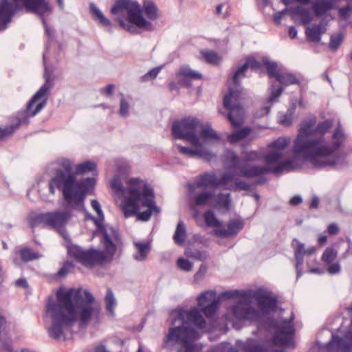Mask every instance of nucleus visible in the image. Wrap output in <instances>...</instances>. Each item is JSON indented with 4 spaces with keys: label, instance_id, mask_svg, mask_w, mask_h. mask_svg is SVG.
<instances>
[{
    "label": "nucleus",
    "instance_id": "1",
    "mask_svg": "<svg viewBox=\"0 0 352 352\" xmlns=\"http://www.w3.org/2000/svg\"><path fill=\"white\" fill-rule=\"evenodd\" d=\"M188 207L192 217L197 220L201 216V209L205 206L212 208L224 214L230 210V193L217 192L218 190H242V176L238 171L224 169L218 175L216 172L200 174L194 182L187 184Z\"/></svg>",
    "mask_w": 352,
    "mask_h": 352
},
{
    "label": "nucleus",
    "instance_id": "2",
    "mask_svg": "<svg viewBox=\"0 0 352 352\" xmlns=\"http://www.w3.org/2000/svg\"><path fill=\"white\" fill-rule=\"evenodd\" d=\"M82 289L60 287L56 293V301L50 298L47 303V311L50 314L52 324L48 329L49 336L59 340L64 336V329H71L78 322L80 326H87L94 314L99 313V309L93 306L95 298L88 290ZM65 338H64L65 339Z\"/></svg>",
    "mask_w": 352,
    "mask_h": 352
},
{
    "label": "nucleus",
    "instance_id": "3",
    "mask_svg": "<svg viewBox=\"0 0 352 352\" xmlns=\"http://www.w3.org/2000/svg\"><path fill=\"white\" fill-rule=\"evenodd\" d=\"M129 170L130 166L126 162L116 164V173L109 181V186L113 196L120 199V208L125 218L135 217L140 221L147 222L161 211L156 203L154 188L139 177L127 178L124 186L122 176L127 175Z\"/></svg>",
    "mask_w": 352,
    "mask_h": 352
},
{
    "label": "nucleus",
    "instance_id": "4",
    "mask_svg": "<svg viewBox=\"0 0 352 352\" xmlns=\"http://www.w3.org/2000/svg\"><path fill=\"white\" fill-rule=\"evenodd\" d=\"M278 305V297L271 291L263 287L256 290L243 289V321L256 322L260 330L268 332L274 330L272 342L275 346H280L289 343L295 330L291 324L294 320L293 316L281 322L274 317L268 316L277 311Z\"/></svg>",
    "mask_w": 352,
    "mask_h": 352
},
{
    "label": "nucleus",
    "instance_id": "5",
    "mask_svg": "<svg viewBox=\"0 0 352 352\" xmlns=\"http://www.w3.org/2000/svg\"><path fill=\"white\" fill-rule=\"evenodd\" d=\"M56 162L59 166L54 169L48 181L50 195H54L58 190L61 195L81 200L95 194L98 175L96 162L85 160L74 164L69 158L61 157Z\"/></svg>",
    "mask_w": 352,
    "mask_h": 352
},
{
    "label": "nucleus",
    "instance_id": "6",
    "mask_svg": "<svg viewBox=\"0 0 352 352\" xmlns=\"http://www.w3.org/2000/svg\"><path fill=\"white\" fill-rule=\"evenodd\" d=\"M242 78V59L228 76L226 85L227 91L223 96V107L226 111L219 110L224 116L232 130L228 134L227 141L232 145H239L242 148V87H240Z\"/></svg>",
    "mask_w": 352,
    "mask_h": 352
},
{
    "label": "nucleus",
    "instance_id": "7",
    "mask_svg": "<svg viewBox=\"0 0 352 352\" xmlns=\"http://www.w3.org/2000/svg\"><path fill=\"white\" fill-rule=\"evenodd\" d=\"M87 196L84 199L78 200L69 198L65 194L61 195L60 208L52 211L40 212L31 217L29 224L31 228H34L40 222H45L47 226L64 229L70 219L74 217V210L82 211L85 213V219L90 220L94 223L95 216L89 212L85 206Z\"/></svg>",
    "mask_w": 352,
    "mask_h": 352
},
{
    "label": "nucleus",
    "instance_id": "8",
    "mask_svg": "<svg viewBox=\"0 0 352 352\" xmlns=\"http://www.w3.org/2000/svg\"><path fill=\"white\" fill-rule=\"evenodd\" d=\"M258 75L259 77L267 76L272 81L278 82L284 89L296 85L302 87V82L296 74L289 72H283L282 65L267 56H259L258 52H254L243 56V78L248 70Z\"/></svg>",
    "mask_w": 352,
    "mask_h": 352
},
{
    "label": "nucleus",
    "instance_id": "9",
    "mask_svg": "<svg viewBox=\"0 0 352 352\" xmlns=\"http://www.w3.org/2000/svg\"><path fill=\"white\" fill-rule=\"evenodd\" d=\"M333 125V118H328L316 123L314 135L302 137L295 143L294 156L291 161L297 167L310 163L314 168L313 158H320L324 142H327L325 135L331 131Z\"/></svg>",
    "mask_w": 352,
    "mask_h": 352
},
{
    "label": "nucleus",
    "instance_id": "10",
    "mask_svg": "<svg viewBox=\"0 0 352 352\" xmlns=\"http://www.w3.org/2000/svg\"><path fill=\"white\" fill-rule=\"evenodd\" d=\"M347 135L344 131H333L331 141L324 142L319 159L313 158L314 168H335L338 166H347L346 154L342 151Z\"/></svg>",
    "mask_w": 352,
    "mask_h": 352
},
{
    "label": "nucleus",
    "instance_id": "11",
    "mask_svg": "<svg viewBox=\"0 0 352 352\" xmlns=\"http://www.w3.org/2000/svg\"><path fill=\"white\" fill-rule=\"evenodd\" d=\"M10 3L19 9V12L24 10L26 13L34 14L40 18L47 36L44 52H48L52 43L56 41V32L49 26L47 20L54 12L50 0H10Z\"/></svg>",
    "mask_w": 352,
    "mask_h": 352
},
{
    "label": "nucleus",
    "instance_id": "12",
    "mask_svg": "<svg viewBox=\"0 0 352 352\" xmlns=\"http://www.w3.org/2000/svg\"><path fill=\"white\" fill-rule=\"evenodd\" d=\"M197 333V331L190 325L182 324L180 326L170 327L168 334L164 337L163 341L164 348H168L173 346L170 343H182V348L179 352H197L196 345L190 338ZM238 349L232 346L221 344L217 345L212 352H238Z\"/></svg>",
    "mask_w": 352,
    "mask_h": 352
},
{
    "label": "nucleus",
    "instance_id": "13",
    "mask_svg": "<svg viewBox=\"0 0 352 352\" xmlns=\"http://www.w3.org/2000/svg\"><path fill=\"white\" fill-rule=\"evenodd\" d=\"M116 252L107 250H100L94 246L84 248L80 245H71L67 251L66 259L60 264H108L113 258Z\"/></svg>",
    "mask_w": 352,
    "mask_h": 352
},
{
    "label": "nucleus",
    "instance_id": "14",
    "mask_svg": "<svg viewBox=\"0 0 352 352\" xmlns=\"http://www.w3.org/2000/svg\"><path fill=\"white\" fill-rule=\"evenodd\" d=\"M210 124H204L199 118L193 116H185L174 119L170 125V135L173 140H182L192 142L200 135L205 134Z\"/></svg>",
    "mask_w": 352,
    "mask_h": 352
},
{
    "label": "nucleus",
    "instance_id": "15",
    "mask_svg": "<svg viewBox=\"0 0 352 352\" xmlns=\"http://www.w3.org/2000/svg\"><path fill=\"white\" fill-rule=\"evenodd\" d=\"M290 158L287 162L289 165L279 164L274 160L261 161L263 164H251L249 167L243 166V177H249L252 179V184L263 186L268 182L267 175H273L279 177L284 172H289L302 167H297Z\"/></svg>",
    "mask_w": 352,
    "mask_h": 352
},
{
    "label": "nucleus",
    "instance_id": "16",
    "mask_svg": "<svg viewBox=\"0 0 352 352\" xmlns=\"http://www.w3.org/2000/svg\"><path fill=\"white\" fill-rule=\"evenodd\" d=\"M43 59L44 83L25 104L28 109L32 110L36 114L40 113L46 107L56 79V76L54 74V67L53 65H47L45 52L43 54Z\"/></svg>",
    "mask_w": 352,
    "mask_h": 352
},
{
    "label": "nucleus",
    "instance_id": "17",
    "mask_svg": "<svg viewBox=\"0 0 352 352\" xmlns=\"http://www.w3.org/2000/svg\"><path fill=\"white\" fill-rule=\"evenodd\" d=\"M94 225L96 229L91 232V239L99 236L103 248L108 251L116 252L118 245L122 244V238L118 228L104 222V212H98Z\"/></svg>",
    "mask_w": 352,
    "mask_h": 352
},
{
    "label": "nucleus",
    "instance_id": "18",
    "mask_svg": "<svg viewBox=\"0 0 352 352\" xmlns=\"http://www.w3.org/2000/svg\"><path fill=\"white\" fill-rule=\"evenodd\" d=\"M129 0H115L110 8V13L115 16L119 26L131 34H137L138 19L139 13L130 10L127 3Z\"/></svg>",
    "mask_w": 352,
    "mask_h": 352
},
{
    "label": "nucleus",
    "instance_id": "19",
    "mask_svg": "<svg viewBox=\"0 0 352 352\" xmlns=\"http://www.w3.org/2000/svg\"><path fill=\"white\" fill-rule=\"evenodd\" d=\"M214 210L212 208H209L204 214H201L199 219L204 217L206 226L213 228L212 233L217 238L224 239L235 236L242 229L241 217L239 216L236 219L235 227L232 224H228L226 226L222 220L217 219Z\"/></svg>",
    "mask_w": 352,
    "mask_h": 352
},
{
    "label": "nucleus",
    "instance_id": "20",
    "mask_svg": "<svg viewBox=\"0 0 352 352\" xmlns=\"http://www.w3.org/2000/svg\"><path fill=\"white\" fill-rule=\"evenodd\" d=\"M205 134L200 135L199 138L192 142L197 143V153L196 157L202 159L206 162H210L211 160L216 158V154L211 150L208 148L206 145L210 144H215L222 141V135L218 133L216 130L212 129V126L206 130Z\"/></svg>",
    "mask_w": 352,
    "mask_h": 352
},
{
    "label": "nucleus",
    "instance_id": "21",
    "mask_svg": "<svg viewBox=\"0 0 352 352\" xmlns=\"http://www.w3.org/2000/svg\"><path fill=\"white\" fill-rule=\"evenodd\" d=\"M179 80L177 82L170 81L168 87L170 91H179L180 86L189 89L192 87V80H201L204 75L199 71L192 69L189 65H182L176 72Z\"/></svg>",
    "mask_w": 352,
    "mask_h": 352
},
{
    "label": "nucleus",
    "instance_id": "22",
    "mask_svg": "<svg viewBox=\"0 0 352 352\" xmlns=\"http://www.w3.org/2000/svg\"><path fill=\"white\" fill-rule=\"evenodd\" d=\"M36 115L32 110L28 109L25 105L24 109H20L16 113L14 116L12 117V122L10 124L5 126H0V142H3L11 136L20 126L28 125L30 124V118Z\"/></svg>",
    "mask_w": 352,
    "mask_h": 352
},
{
    "label": "nucleus",
    "instance_id": "23",
    "mask_svg": "<svg viewBox=\"0 0 352 352\" xmlns=\"http://www.w3.org/2000/svg\"><path fill=\"white\" fill-rule=\"evenodd\" d=\"M197 305L205 317H213L219 307L217 292L211 289L202 292L197 298Z\"/></svg>",
    "mask_w": 352,
    "mask_h": 352
},
{
    "label": "nucleus",
    "instance_id": "24",
    "mask_svg": "<svg viewBox=\"0 0 352 352\" xmlns=\"http://www.w3.org/2000/svg\"><path fill=\"white\" fill-rule=\"evenodd\" d=\"M126 5L134 12L142 14L152 21L160 16V10L153 0H143L142 5L136 0H129Z\"/></svg>",
    "mask_w": 352,
    "mask_h": 352
},
{
    "label": "nucleus",
    "instance_id": "25",
    "mask_svg": "<svg viewBox=\"0 0 352 352\" xmlns=\"http://www.w3.org/2000/svg\"><path fill=\"white\" fill-rule=\"evenodd\" d=\"M298 140L294 142V149L292 153V156L289 157L287 159H284L283 157L285 153L283 151L286 149L289 144V139L285 137H280L271 142L268 145L267 152L272 153V157L270 160H274L276 163L279 164H286L289 165V163L287 161L294 156V151H295V143Z\"/></svg>",
    "mask_w": 352,
    "mask_h": 352
},
{
    "label": "nucleus",
    "instance_id": "26",
    "mask_svg": "<svg viewBox=\"0 0 352 352\" xmlns=\"http://www.w3.org/2000/svg\"><path fill=\"white\" fill-rule=\"evenodd\" d=\"M324 15L329 14L332 10H338L340 21H348L352 14V0H324Z\"/></svg>",
    "mask_w": 352,
    "mask_h": 352
},
{
    "label": "nucleus",
    "instance_id": "27",
    "mask_svg": "<svg viewBox=\"0 0 352 352\" xmlns=\"http://www.w3.org/2000/svg\"><path fill=\"white\" fill-rule=\"evenodd\" d=\"M305 4H309L311 7L310 14L311 16H316L320 19V26H324L327 28L330 20H334L336 16L331 14L324 15L323 13L324 8V0H300Z\"/></svg>",
    "mask_w": 352,
    "mask_h": 352
},
{
    "label": "nucleus",
    "instance_id": "28",
    "mask_svg": "<svg viewBox=\"0 0 352 352\" xmlns=\"http://www.w3.org/2000/svg\"><path fill=\"white\" fill-rule=\"evenodd\" d=\"M19 9L10 3V0H0V32L6 30L12 21Z\"/></svg>",
    "mask_w": 352,
    "mask_h": 352
},
{
    "label": "nucleus",
    "instance_id": "29",
    "mask_svg": "<svg viewBox=\"0 0 352 352\" xmlns=\"http://www.w3.org/2000/svg\"><path fill=\"white\" fill-rule=\"evenodd\" d=\"M222 163L224 169H230L238 171V174L242 175V152L239 156L232 148H226L222 155Z\"/></svg>",
    "mask_w": 352,
    "mask_h": 352
},
{
    "label": "nucleus",
    "instance_id": "30",
    "mask_svg": "<svg viewBox=\"0 0 352 352\" xmlns=\"http://www.w3.org/2000/svg\"><path fill=\"white\" fill-rule=\"evenodd\" d=\"M343 241L344 240L342 239L341 242L336 241L324 250L321 256L322 264H340L342 261L340 260V258L338 261H335L338 257V252L342 245Z\"/></svg>",
    "mask_w": 352,
    "mask_h": 352
},
{
    "label": "nucleus",
    "instance_id": "31",
    "mask_svg": "<svg viewBox=\"0 0 352 352\" xmlns=\"http://www.w3.org/2000/svg\"><path fill=\"white\" fill-rule=\"evenodd\" d=\"M327 31V28L320 26L318 23H312L305 28L306 39L309 43L319 44L321 43L322 35Z\"/></svg>",
    "mask_w": 352,
    "mask_h": 352
},
{
    "label": "nucleus",
    "instance_id": "32",
    "mask_svg": "<svg viewBox=\"0 0 352 352\" xmlns=\"http://www.w3.org/2000/svg\"><path fill=\"white\" fill-rule=\"evenodd\" d=\"M89 13L92 19L96 21L100 26L111 28L113 25L111 21L108 19L101 10L94 3L89 4Z\"/></svg>",
    "mask_w": 352,
    "mask_h": 352
},
{
    "label": "nucleus",
    "instance_id": "33",
    "mask_svg": "<svg viewBox=\"0 0 352 352\" xmlns=\"http://www.w3.org/2000/svg\"><path fill=\"white\" fill-rule=\"evenodd\" d=\"M272 157V153L267 152V151L261 150V151H246L243 149V166H246L245 164L248 162H252L254 161H268Z\"/></svg>",
    "mask_w": 352,
    "mask_h": 352
},
{
    "label": "nucleus",
    "instance_id": "34",
    "mask_svg": "<svg viewBox=\"0 0 352 352\" xmlns=\"http://www.w3.org/2000/svg\"><path fill=\"white\" fill-rule=\"evenodd\" d=\"M317 118L314 115H311L307 118L302 120L300 124L299 133L302 134V137H310L314 135V129L316 126Z\"/></svg>",
    "mask_w": 352,
    "mask_h": 352
},
{
    "label": "nucleus",
    "instance_id": "35",
    "mask_svg": "<svg viewBox=\"0 0 352 352\" xmlns=\"http://www.w3.org/2000/svg\"><path fill=\"white\" fill-rule=\"evenodd\" d=\"M18 254L24 263L39 259L43 255L30 246H24L18 250Z\"/></svg>",
    "mask_w": 352,
    "mask_h": 352
},
{
    "label": "nucleus",
    "instance_id": "36",
    "mask_svg": "<svg viewBox=\"0 0 352 352\" xmlns=\"http://www.w3.org/2000/svg\"><path fill=\"white\" fill-rule=\"evenodd\" d=\"M136 248V252L134 254V258L138 261H144L148 256L151 249V243L148 241H140L134 243Z\"/></svg>",
    "mask_w": 352,
    "mask_h": 352
},
{
    "label": "nucleus",
    "instance_id": "37",
    "mask_svg": "<svg viewBox=\"0 0 352 352\" xmlns=\"http://www.w3.org/2000/svg\"><path fill=\"white\" fill-rule=\"evenodd\" d=\"M291 246L294 250L295 264H304V257L306 252L305 244L297 238H294Z\"/></svg>",
    "mask_w": 352,
    "mask_h": 352
},
{
    "label": "nucleus",
    "instance_id": "38",
    "mask_svg": "<svg viewBox=\"0 0 352 352\" xmlns=\"http://www.w3.org/2000/svg\"><path fill=\"white\" fill-rule=\"evenodd\" d=\"M246 116V109L243 104V149H247L250 142L258 137V133L253 126L244 124Z\"/></svg>",
    "mask_w": 352,
    "mask_h": 352
},
{
    "label": "nucleus",
    "instance_id": "39",
    "mask_svg": "<svg viewBox=\"0 0 352 352\" xmlns=\"http://www.w3.org/2000/svg\"><path fill=\"white\" fill-rule=\"evenodd\" d=\"M202 58L209 65L219 66L222 61V56L215 50H202L200 52Z\"/></svg>",
    "mask_w": 352,
    "mask_h": 352
},
{
    "label": "nucleus",
    "instance_id": "40",
    "mask_svg": "<svg viewBox=\"0 0 352 352\" xmlns=\"http://www.w3.org/2000/svg\"><path fill=\"white\" fill-rule=\"evenodd\" d=\"M173 238L176 244L179 245H184L185 244L187 232L186 225L182 220L178 221Z\"/></svg>",
    "mask_w": 352,
    "mask_h": 352
},
{
    "label": "nucleus",
    "instance_id": "41",
    "mask_svg": "<svg viewBox=\"0 0 352 352\" xmlns=\"http://www.w3.org/2000/svg\"><path fill=\"white\" fill-rule=\"evenodd\" d=\"M272 82V83L270 87V92L268 95L267 100L268 103L273 104L283 94L285 89L280 84H276V81Z\"/></svg>",
    "mask_w": 352,
    "mask_h": 352
},
{
    "label": "nucleus",
    "instance_id": "42",
    "mask_svg": "<svg viewBox=\"0 0 352 352\" xmlns=\"http://www.w3.org/2000/svg\"><path fill=\"white\" fill-rule=\"evenodd\" d=\"M137 29L138 32L137 34H141L142 32H153L155 30V25L152 21L148 20L144 15L140 14L138 19Z\"/></svg>",
    "mask_w": 352,
    "mask_h": 352
},
{
    "label": "nucleus",
    "instance_id": "43",
    "mask_svg": "<svg viewBox=\"0 0 352 352\" xmlns=\"http://www.w3.org/2000/svg\"><path fill=\"white\" fill-rule=\"evenodd\" d=\"M240 298H242V289L227 290L221 292L217 296L219 305H220L221 302L228 300H238Z\"/></svg>",
    "mask_w": 352,
    "mask_h": 352
},
{
    "label": "nucleus",
    "instance_id": "44",
    "mask_svg": "<svg viewBox=\"0 0 352 352\" xmlns=\"http://www.w3.org/2000/svg\"><path fill=\"white\" fill-rule=\"evenodd\" d=\"M344 39V34L342 32H339L336 34H333L330 36V41L329 43V48L332 52L337 51Z\"/></svg>",
    "mask_w": 352,
    "mask_h": 352
},
{
    "label": "nucleus",
    "instance_id": "45",
    "mask_svg": "<svg viewBox=\"0 0 352 352\" xmlns=\"http://www.w3.org/2000/svg\"><path fill=\"white\" fill-rule=\"evenodd\" d=\"M201 311L195 309L190 310L189 320L193 321L195 326L197 327L202 329L206 327V321L201 314Z\"/></svg>",
    "mask_w": 352,
    "mask_h": 352
},
{
    "label": "nucleus",
    "instance_id": "46",
    "mask_svg": "<svg viewBox=\"0 0 352 352\" xmlns=\"http://www.w3.org/2000/svg\"><path fill=\"white\" fill-rule=\"evenodd\" d=\"M228 312L231 314L238 321L242 322V298L237 300L236 302L230 305Z\"/></svg>",
    "mask_w": 352,
    "mask_h": 352
},
{
    "label": "nucleus",
    "instance_id": "47",
    "mask_svg": "<svg viewBox=\"0 0 352 352\" xmlns=\"http://www.w3.org/2000/svg\"><path fill=\"white\" fill-rule=\"evenodd\" d=\"M192 146H183L182 144H177V148L179 153L186 155L189 157H196L197 153V143L190 142Z\"/></svg>",
    "mask_w": 352,
    "mask_h": 352
},
{
    "label": "nucleus",
    "instance_id": "48",
    "mask_svg": "<svg viewBox=\"0 0 352 352\" xmlns=\"http://www.w3.org/2000/svg\"><path fill=\"white\" fill-rule=\"evenodd\" d=\"M104 302H105V308L106 310L113 314L114 313V307L116 305V299L113 296V293L111 288H107L105 298H104Z\"/></svg>",
    "mask_w": 352,
    "mask_h": 352
},
{
    "label": "nucleus",
    "instance_id": "49",
    "mask_svg": "<svg viewBox=\"0 0 352 352\" xmlns=\"http://www.w3.org/2000/svg\"><path fill=\"white\" fill-rule=\"evenodd\" d=\"M163 67L164 65H160L151 68L146 74H144L140 77V80L142 82H148L150 80H155L157 77L158 74H160Z\"/></svg>",
    "mask_w": 352,
    "mask_h": 352
},
{
    "label": "nucleus",
    "instance_id": "50",
    "mask_svg": "<svg viewBox=\"0 0 352 352\" xmlns=\"http://www.w3.org/2000/svg\"><path fill=\"white\" fill-rule=\"evenodd\" d=\"M39 224H43V228H49L54 229V230H56L57 232H58L61 234V236H63V238L64 239V240L65 241V247L67 248V251L68 250L69 246H70L71 245H76V243H72L71 237L67 234L66 230H65V227H64V229H60V228L59 229V228L52 227L51 226H47L45 223V222H40Z\"/></svg>",
    "mask_w": 352,
    "mask_h": 352
},
{
    "label": "nucleus",
    "instance_id": "51",
    "mask_svg": "<svg viewBox=\"0 0 352 352\" xmlns=\"http://www.w3.org/2000/svg\"><path fill=\"white\" fill-rule=\"evenodd\" d=\"M120 96H121V98L120 100V109L118 113L121 117L126 118L129 115V102L125 100L122 93H120Z\"/></svg>",
    "mask_w": 352,
    "mask_h": 352
},
{
    "label": "nucleus",
    "instance_id": "52",
    "mask_svg": "<svg viewBox=\"0 0 352 352\" xmlns=\"http://www.w3.org/2000/svg\"><path fill=\"white\" fill-rule=\"evenodd\" d=\"M190 311L185 310L182 308L177 309L175 310V316H174L173 322L178 320L184 322L185 319L187 318L189 320L190 316Z\"/></svg>",
    "mask_w": 352,
    "mask_h": 352
},
{
    "label": "nucleus",
    "instance_id": "53",
    "mask_svg": "<svg viewBox=\"0 0 352 352\" xmlns=\"http://www.w3.org/2000/svg\"><path fill=\"white\" fill-rule=\"evenodd\" d=\"M330 345H336L338 348L347 349L348 344L345 342L343 338L338 336H333L332 340L329 343Z\"/></svg>",
    "mask_w": 352,
    "mask_h": 352
},
{
    "label": "nucleus",
    "instance_id": "54",
    "mask_svg": "<svg viewBox=\"0 0 352 352\" xmlns=\"http://www.w3.org/2000/svg\"><path fill=\"white\" fill-rule=\"evenodd\" d=\"M116 85L113 83H109L104 87H101L99 90L100 93L107 97L113 96L115 91Z\"/></svg>",
    "mask_w": 352,
    "mask_h": 352
},
{
    "label": "nucleus",
    "instance_id": "55",
    "mask_svg": "<svg viewBox=\"0 0 352 352\" xmlns=\"http://www.w3.org/2000/svg\"><path fill=\"white\" fill-rule=\"evenodd\" d=\"M208 271L207 265H200L199 270L194 275V281L196 283L201 282Z\"/></svg>",
    "mask_w": 352,
    "mask_h": 352
},
{
    "label": "nucleus",
    "instance_id": "56",
    "mask_svg": "<svg viewBox=\"0 0 352 352\" xmlns=\"http://www.w3.org/2000/svg\"><path fill=\"white\" fill-rule=\"evenodd\" d=\"M271 111V106H263L261 107L259 109L256 110L253 113L254 118H263L270 113Z\"/></svg>",
    "mask_w": 352,
    "mask_h": 352
},
{
    "label": "nucleus",
    "instance_id": "57",
    "mask_svg": "<svg viewBox=\"0 0 352 352\" xmlns=\"http://www.w3.org/2000/svg\"><path fill=\"white\" fill-rule=\"evenodd\" d=\"M293 116H292L291 114L287 113H285V114H283L280 117V120H279V124H280L281 125L284 126H290L292 124V122H293Z\"/></svg>",
    "mask_w": 352,
    "mask_h": 352
},
{
    "label": "nucleus",
    "instance_id": "58",
    "mask_svg": "<svg viewBox=\"0 0 352 352\" xmlns=\"http://www.w3.org/2000/svg\"><path fill=\"white\" fill-rule=\"evenodd\" d=\"M340 227L336 223H331L327 226L326 232L331 236H336L340 232Z\"/></svg>",
    "mask_w": 352,
    "mask_h": 352
},
{
    "label": "nucleus",
    "instance_id": "59",
    "mask_svg": "<svg viewBox=\"0 0 352 352\" xmlns=\"http://www.w3.org/2000/svg\"><path fill=\"white\" fill-rule=\"evenodd\" d=\"M85 267L89 268L91 270H95L98 276H104V270H107V267L108 265H84Z\"/></svg>",
    "mask_w": 352,
    "mask_h": 352
},
{
    "label": "nucleus",
    "instance_id": "60",
    "mask_svg": "<svg viewBox=\"0 0 352 352\" xmlns=\"http://www.w3.org/2000/svg\"><path fill=\"white\" fill-rule=\"evenodd\" d=\"M320 203V199L318 196L314 195L311 197L309 201V208L310 210L318 209Z\"/></svg>",
    "mask_w": 352,
    "mask_h": 352
},
{
    "label": "nucleus",
    "instance_id": "61",
    "mask_svg": "<svg viewBox=\"0 0 352 352\" xmlns=\"http://www.w3.org/2000/svg\"><path fill=\"white\" fill-rule=\"evenodd\" d=\"M302 201L303 199L300 195H295L290 198L289 204L292 206H298L301 204Z\"/></svg>",
    "mask_w": 352,
    "mask_h": 352
},
{
    "label": "nucleus",
    "instance_id": "62",
    "mask_svg": "<svg viewBox=\"0 0 352 352\" xmlns=\"http://www.w3.org/2000/svg\"><path fill=\"white\" fill-rule=\"evenodd\" d=\"M206 254L205 251L200 250H194V259L196 261H199L204 262L206 258Z\"/></svg>",
    "mask_w": 352,
    "mask_h": 352
},
{
    "label": "nucleus",
    "instance_id": "63",
    "mask_svg": "<svg viewBox=\"0 0 352 352\" xmlns=\"http://www.w3.org/2000/svg\"><path fill=\"white\" fill-rule=\"evenodd\" d=\"M284 10H283L282 11H278L274 14L272 19H273V22L275 25H280L281 21H282L283 18L285 14Z\"/></svg>",
    "mask_w": 352,
    "mask_h": 352
},
{
    "label": "nucleus",
    "instance_id": "64",
    "mask_svg": "<svg viewBox=\"0 0 352 352\" xmlns=\"http://www.w3.org/2000/svg\"><path fill=\"white\" fill-rule=\"evenodd\" d=\"M250 352H269V350L266 346L258 344L252 346Z\"/></svg>",
    "mask_w": 352,
    "mask_h": 352
}]
</instances>
